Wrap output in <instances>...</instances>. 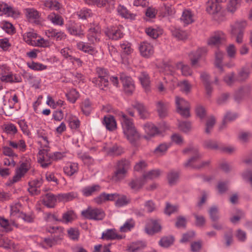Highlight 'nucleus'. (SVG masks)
Listing matches in <instances>:
<instances>
[{"label": "nucleus", "mask_w": 252, "mask_h": 252, "mask_svg": "<svg viewBox=\"0 0 252 252\" xmlns=\"http://www.w3.org/2000/svg\"><path fill=\"white\" fill-rule=\"evenodd\" d=\"M120 119L124 135L130 143H134L139 138L140 135L136 129L132 119H129L123 112L120 114Z\"/></svg>", "instance_id": "f257e3e1"}, {"label": "nucleus", "mask_w": 252, "mask_h": 252, "mask_svg": "<svg viewBox=\"0 0 252 252\" xmlns=\"http://www.w3.org/2000/svg\"><path fill=\"white\" fill-rule=\"evenodd\" d=\"M185 154H189L191 157L185 163L187 167H191L195 168H201L208 166L210 164L209 160L202 161L198 163L201 155L199 153L198 149L196 146H190L183 151Z\"/></svg>", "instance_id": "f03ea898"}, {"label": "nucleus", "mask_w": 252, "mask_h": 252, "mask_svg": "<svg viewBox=\"0 0 252 252\" xmlns=\"http://www.w3.org/2000/svg\"><path fill=\"white\" fill-rule=\"evenodd\" d=\"M32 159L28 155H24L19 162V165L15 170V174L11 180L10 183L14 184L19 182L24 178L28 171L31 168Z\"/></svg>", "instance_id": "7ed1b4c3"}, {"label": "nucleus", "mask_w": 252, "mask_h": 252, "mask_svg": "<svg viewBox=\"0 0 252 252\" xmlns=\"http://www.w3.org/2000/svg\"><path fill=\"white\" fill-rule=\"evenodd\" d=\"M97 77L93 78L92 82L100 89L104 90L109 84L108 71L103 68L97 67L96 69Z\"/></svg>", "instance_id": "20e7f679"}, {"label": "nucleus", "mask_w": 252, "mask_h": 252, "mask_svg": "<svg viewBox=\"0 0 252 252\" xmlns=\"http://www.w3.org/2000/svg\"><path fill=\"white\" fill-rule=\"evenodd\" d=\"M82 215L86 219L94 220H102L105 217L104 211L99 208L88 207L81 212Z\"/></svg>", "instance_id": "39448f33"}, {"label": "nucleus", "mask_w": 252, "mask_h": 252, "mask_svg": "<svg viewBox=\"0 0 252 252\" xmlns=\"http://www.w3.org/2000/svg\"><path fill=\"white\" fill-rule=\"evenodd\" d=\"M128 166L129 162L126 160L124 159L118 161L113 179L116 181L123 179L126 176Z\"/></svg>", "instance_id": "423d86ee"}, {"label": "nucleus", "mask_w": 252, "mask_h": 252, "mask_svg": "<svg viewBox=\"0 0 252 252\" xmlns=\"http://www.w3.org/2000/svg\"><path fill=\"white\" fill-rule=\"evenodd\" d=\"M175 103L177 112L182 116L188 117L189 116V104L188 101L179 96H176Z\"/></svg>", "instance_id": "0eeeda50"}, {"label": "nucleus", "mask_w": 252, "mask_h": 252, "mask_svg": "<svg viewBox=\"0 0 252 252\" xmlns=\"http://www.w3.org/2000/svg\"><path fill=\"white\" fill-rule=\"evenodd\" d=\"M65 28L68 33L71 35L81 36L84 34L82 26L73 20H68L65 24Z\"/></svg>", "instance_id": "6e6552de"}, {"label": "nucleus", "mask_w": 252, "mask_h": 252, "mask_svg": "<svg viewBox=\"0 0 252 252\" xmlns=\"http://www.w3.org/2000/svg\"><path fill=\"white\" fill-rule=\"evenodd\" d=\"M165 84H167L168 81H170L172 84V87H170L171 90H173L175 87L178 86L181 90L185 93H188L191 89L190 84L187 80H184L179 82L177 79L175 78H164Z\"/></svg>", "instance_id": "1a4fd4ad"}, {"label": "nucleus", "mask_w": 252, "mask_h": 252, "mask_svg": "<svg viewBox=\"0 0 252 252\" xmlns=\"http://www.w3.org/2000/svg\"><path fill=\"white\" fill-rule=\"evenodd\" d=\"M120 80L123 84L124 89L127 94H131L134 90L132 79L124 73L121 74Z\"/></svg>", "instance_id": "9d476101"}, {"label": "nucleus", "mask_w": 252, "mask_h": 252, "mask_svg": "<svg viewBox=\"0 0 252 252\" xmlns=\"http://www.w3.org/2000/svg\"><path fill=\"white\" fill-rule=\"evenodd\" d=\"M52 157L45 150H40L37 155L38 163L43 168H46L51 163Z\"/></svg>", "instance_id": "9b49d317"}, {"label": "nucleus", "mask_w": 252, "mask_h": 252, "mask_svg": "<svg viewBox=\"0 0 252 252\" xmlns=\"http://www.w3.org/2000/svg\"><path fill=\"white\" fill-rule=\"evenodd\" d=\"M139 50L141 55L147 58L150 57L154 53L153 46L147 41H143L140 44Z\"/></svg>", "instance_id": "f8f14e48"}, {"label": "nucleus", "mask_w": 252, "mask_h": 252, "mask_svg": "<svg viewBox=\"0 0 252 252\" xmlns=\"http://www.w3.org/2000/svg\"><path fill=\"white\" fill-rule=\"evenodd\" d=\"M180 20L185 25L190 24L195 21L194 13L189 9H185L182 12Z\"/></svg>", "instance_id": "ddd939ff"}, {"label": "nucleus", "mask_w": 252, "mask_h": 252, "mask_svg": "<svg viewBox=\"0 0 252 252\" xmlns=\"http://www.w3.org/2000/svg\"><path fill=\"white\" fill-rule=\"evenodd\" d=\"M225 35L222 32H217L212 35L208 40V44L210 46H218L225 39Z\"/></svg>", "instance_id": "4468645a"}, {"label": "nucleus", "mask_w": 252, "mask_h": 252, "mask_svg": "<svg viewBox=\"0 0 252 252\" xmlns=\"http://www.w3.org/2000/svg\"><path fill=\"white\" fill-rule=\"evenodd\" d=\"M18 227V225L15 220L11 218L10 220L0 217V226L5 232H9L12 230V226Z\"/></svg>", "instance_id": "2eb2a0df"}, {"label": "nucleus", "mask_w": 252, "mask_h": 252, "mask_svg": "<svg viewBox=\"0 0 252 252\" xmlns=\"http://www.w3.org/2000/svg\"><path fill=\"white\" fill-rule=\"evenodd\" d=\"M24 13L29 22L36 23L39 21L40 14L35 8H26L24 9Z\"/></svg>", "instance_id": "dca6fc26"}, {"label": "nucleus", "mask_w": 252, "mask_h": 252, "mask_svg": "<svg viewBox=\"0 0 252 252\" xmlns=\"http://www.w3.org/2000/svg\"><path fill=\"white\" fill-rule=\"evenodd\" d=\"M248 24L246 20H240L235 22L230 25V33H237L240 32H244L247 27Z\"/></svg>", "instance_id": "f3484780"}, {"label": "nucleus", "mask_w": 252, "mask_h": 252, "mask_svg": "<svg viewBox=\"0 0 252 252\" xmlns=\"http://www.w3.org/2000/svg\"><path fill=\"white\" fill-rule=\"evenodd\" d=\"M106 35L110 39L118 40L123 37V32L119 27H113L105 31Z\"/></svg>", "instance_id": "a211bd4d"}, {"label": "nucleus", "mask_w": 252, "mask_h": 252, "mask_svg": "<svg viewBox=\"0 0 252 252\" xmlns=\"http://www.w3.org/2000/svg\"><path fill=\"white\" fill-rule=\"evenodd\" d=\"M174 1L164 2L163 6L160 10V14L163 17L172 16L175 13V10L173 6Z\"/></svg>", "instance_id": "6ab92c4d"}, {"label": "nucleus", "mask_w": 252, "mask_h": 252, "mask_svg": "<svg viewBox=\"0 0 252 252\" xmlns=\"http://www.w3.org/2000/svg\"><path fill=\"white\" fill-rule=\"evenodd\" d=\"M45 35L49 38H54L57 40H63L66 38V34L62 31L51 29L47 30L45 32Z\"/></svg>", "instance_id": "aec40b11"}, {"label": "nucleus", "mask_w": 252, "mask_h": 252, "mask_svg": "<svg viewBox=\"0 0 252 252\" xmlns=\"http://www.w3.org/2000/svg\"><path fill=\"white\" fill-rule=\"evenodd\" d=\"M221 4L216 2L215 0H208L206 3V11L210 14H215L221 9Z\"/></svg>", "instance_id": "412c9836"}, {"label": "nucleus", "mask_w": 252, "mask_h": 252, "mask_svg": "<svg viewBox=\"0 0 252 252\" xmlns=\"http://www.w3.org/2000/svg\"><path fill=\"white\" fill-rule=\"evenodd\" d=\"M42 182L39 180H33L29 183L28 191L32 195H37L40 193V187L42 185Z\"/></svg>", "instance_id": "4be33fe9"}, {"label": "nucleus", "mask_w": 252, "mask_h": 252, "mask_svg": "<svg viewBox=\"0 0 252 252\" xmlns=\"http://www.w3.org/2000/svg\"><path fill=\"white\" fill-rule=\"evenodd\" d=\"M145 132L146 134L145 138L148 139L150 137H153L159 132V130L154 124L147 123L143 126Z\"/></svg>", "instance_id": "5701e85b"}, {"label": "nucleus", "mask_w": 252, "mask_h": 252, "mask_svg": "<svg viewBox=\"0 0 252 252\" xmlns=\"http://www.w3.org/2000/svg\"><path fill=\"white\" fill-rule=\"evenodd\" d=\"M206 52L207 49L204 47L199 48L195 52H192L190 55V59L192 66L193 67L198 66V62L201 56Z\"/></svg>", "instance_id": "b1692460"}, {"label": "nucleus", "mask_w": 252, "mask_h": 252, "mask_svg": "<svg viewBox=\"0 0 252 252\" xmlns=\"http://www.w3.org/2000/svg\"><path fill=\"white\" fill-rule=\"evenodd\" d=\"M76 46L78 49L90 55H94L97 53L96 49L88 43L80 41Z\"/></svg>", "instance_id": "393cba45"}, {"label": "nucleus", "mask_w": 252, "mask_h": 252, "mask_svg": "<svg viewBox=\"0 0 252 252\" xmlns=\"http://www.w3.org/2000/svg\"><path fill=\"white\" fill-rule=\"evenodd\" d=\"M117 193H102L94 199L95 202L98 204H102L106 201H114L117 196Z\"/></svg>", "instance_id": "a878e982"}, {"label": "nucleus", "mask_w": 252, "mask_h": 252, "mask_svg": "<svg viewBox=\"0 0 252 252\" xmlns=\"http://www.w3.org/2000/svg\"><path fill=\"white\" fill-rule=\"evenodd\" d=\"M102 124L106 129L109 130H114L116 128L117 124L114 117L108 115L105 116L102 121Z\"/></svg>", "instance_id": "bb28decb"}, {"label": "nucleus", "mask_w": 252, "mask_h": 252, "mask_svg": "<svg viewBox=\"0 0 252 252\" xmlns=\"http://www.w3.org/2000/svg\"><path fill=\"white\" fill-rule=\"evenodd\" d=\"M160 229V224L157 220H150L145 227V230L149 234L158 232Z\"/></svg>", "instance_id": "cd10ccee"}, {"label": "nucleus", "mask_w": 252, "mask_h": 252, "mask_svg": "<svg viewBox=\"0 0 252 252\" xmlns=\"http://www.w3.org/2000/svg\"><path fill=\"white\" fill-rule=\"evenodd\" d=\"M50 233L54 234L53 239H55L57 242L62 239L64 235V229L61 226H50L48 228Z\"/></svg>", "instance_id": "c85d7f7f"}, {"label": "nucleus", "mask_w": 252, "mask_h": 252, "mask_svg": "<svg viewBox=\"0 0 252 252\" xmlns=\"http://www.w3.org/2000/svg\"><path fill=\"white\" fill-rule=\"evenodd\" d=\"M102 237L106 240H120L123 238V236L118 234L115 229H108L103 232Z\"/></svg>", "instance_id": "c756f323"}, {"label": "nucleus", "mask_w": 252, "mask_h": 252, "mask_svg": "<svg viewBox=\"0 0 252 252\" xmlns=\"http://www.w3.org/2000/svg\"><path fill=\"white\" fill-rule=\"evenodd\" d=\"M47 19L54 25L62 26L64 24L63 18L61 15L54 12L48 15Z\"/></svg>", "instance_id": "7c9ffc66"}, {"label": "nucleus", "mask_w": 252, "mask_h": 252, "mask_svg": "<svg viewBox=\"0 0 252 252\" xmlns=\"http://www.w3.org/2000/svg\"><path fill=\"white\" fill-rule=\"evenodd\" d=\"M38 37L36 33L33 31L27 32L23 34L24 40L28 44L33 46L35 45V39Z\"/></svg>", "instance_id": "2f4dec72"}, {"label": "nucleus", "mask_w": 252, "mask_h": 252, "mask_svg": "<svg viewBox=\"0 0 252 252\" xmlns=\"http://www.w3.org/2000/svg\"><path fill=\"white\" fill-rule=\"evenodd\" d=\"M58 200L57 195L55 196L53 194H47L43 199V204L48 207H54L56 201Z\"/></svg>", "instance_id": "473e14b6"}, {"label": "nucleus", "mask_w": 252, "mask_h": 252, "mask_svg": "<svg viewBox=\"0 0 252 252\" xmlns=\"http://www.w3.org/2000/svg\"><path fill=\"white\" fill-rule=\"evenodd\" d=\"M8 144L9 146L11 148L14 149H17L20 152H24L26 150L27 145L25 141L23 139L19 140L17 142L15 141H9L8 142Z\"/></svg>", "instance_id": "72a5a7b5"}, {"label": "nucleus", "mask_w": 252, "mask_h": 252, "mask_svg": "<svg viewBox=\"0 0 252 252\" xmlns=\"http://www.w3.org/2000/svg\"><path fill=\"white\" fill-rule=\"evenodd\" d=\"M78 194L75 192H70L65 193L59 194L57 195L58 201L60 202H68L77 197Z\"/></svg>", "instance_id": "f704fd0d"}, {"label": "nucleus", "mask_w": 252, "mask_h": 252, "mask_svg": "<svg viewBox=\"0 0 252 252\" xmlns=\"http://www.w3.org/2000/svg\"><path fill=\"white\" fill-rule=\"evenodd\" d=\"M13 7L2 1H0V14H5L8 16H13L14 14Z\"/></svg>", "instance_id": "c9c22d12"}, {"label": "nucleus", "mask_w": 252, "mask_h": 252, "mask_svg": "<svg viewBox=\"0 0 252 252\" xmlns=\"http://www.w3.org/2000/svg\"><path fill=\"white\" fill-rule=\"evenodd\" d=\"M147 244L144 241H136L130 244L127 248L129 252H137L146 247Z\"/></svg>", "instance_id": "e433bc0d"}, {"label": "nucleus", "mask_w": 252, "mask_h": 252, "mask_svg": "<svg viewBox=\"0 0 252 252\" xmlns=\"http://www.w3.org/2000/svg\"><path fill=\"white\" fill-rule=\"evenodd\" d=\"M141 84L145 91L148 93L150 90V80L148 75L146 72H142L139 77Z\"/></svg>", "instance_id": "4c0bfd02"}, {"label": "nucleus", "mask_w": 252, "mask_h": 252, "mask_svg": "<svg viewBox=\"0 0 252 252\" xmlns=\"http://www.w3.org/2000/svg\"><path fill=\"white\" fill-rule=\"evenodd\" d=\"M221 143L211 139L205 140L203 144L205 148L219 151L221 148Z\"/></svg>", "instance_id": "58836bf2"}, {"label": "nucleus", "mask_w": 252, "mask_h": 252, "mask_svg": "<svg viewBox=\"0 0 252 252\" xmlns=\"http://www.w3.org/2000/svg\"><path fill=\"white\" fill-rule=\"evenodd\" d=\"M63 170L65 174L71 176L77 172L78 170V164L74 162L70 163L64 166Z\"/></svg>", "instance_id": "ea45409f"}, {"label": "nucleus", "mask_w": 252, "mask_h": 252, "mask_svg": "<svg viewBox=\"0 0 252 252\" xmlns=\"http://www.w3.org/2000/svg\"><path fill=\"white\" fill-rule=\"evenodd\" d=\"M99 186L95 185L92 186H87L82 189L81 191L83 195L89 196L93 194L95 192L100 190Z\"/></svg>", "instance_id": "a19ab883"}, {"label": "nucleus", "mask_w": 252, "mask_h": 252, "mask_svg": "<svg viewBox=\"0 0 252 252\" xmlns=\"http://www.w3.org/2000/svg\"><path fill=\"white\" fill-rule=\"evenodd\" d=\"M200 77L202 81L203 82L207 94L208 95H210L212 91V87L211 86V82L209 80V75L206 73H202L200 75Z\"/></svg>", "instance_id": "79ce46f5"}, {"label": "nucleus", "mask_w": 252, "mask_h": 252, "mask_svg": "<svg viewBox=\"0 0 252 252\" xmlns=\"http://www.w3.org/2000/svg\"><path fill=\"white\" fill-rule=\"evenodd\" d=\"M117 195L115 198V199H117L115 202V205L117 207H123L127 205L130 202L129 198L126 195L118 193H117Z\"/></svg>", "instance_id": "37998d69"}, {"label": "nucleus", "mask_w": 252, "mask_h": 252, "mask_svg": "<svg viewBox=\"0 0 252 252\" xmlns=\"http://www.w3.org/2000/svg\"><path fill=\"white\" fill-rule=\"evenodd\" d=\"M238 117L236 113L227 112L224 117L222 123L220 126V129L222 130L225 127L226 125L228 122L235 120Z\"/></svg>", "instance_id": "c03bdc74"}, {"label": "nucleus", "mask_w": 252, "mask_h": 252, "mask_svg": "<svg viewBox=\"0 0 252 252\" xmlns=\"http://www.w3.org/2000/svg\"><path fill=\"white\" fill-rule=\"evenodd\" d=\"M168 104L158 101L157 104V109L160 117H164L167 115Z\"/></svg>", "instance_id": "a18cd8bd"}, {"label": "nucleus", "mask_w": 252, "mask_h": 252, "mask_svg": "<svg viewBox=\"0 0 252 252\" xmlns=\"http://www.w3.org/2000/svg\"><path fill=\"white\" fill-rule=\"evenodd\" d=\"M176 68L181 71L183 75L187 76L192 74V70L188 65L184 64L183 63L180 62L176 64Z\"/></svg>", "instance_id": "49530a36"}, {"label": "nucleus", "mask_w": 252, "mask_h": 252, "mask_svg": "<svg viewBox=\"0 0 252 252\" xmlns=\"http://www.w3.org/2000/svg\"><path fill=\"white\" fill-rule=\"evenodd\" d=\"M252 138V133L250 131H241L238 136V140L242 144L247 143Z\"/></svg>", "instance_id": "de8ad7c7"}, {"label": "nucleus", "mask_w": 252, "mask_h": 252, "mask_svg": "<svg viewBox=\"0 0 252 252\" xmlns=\"http://www.w3.org/2000/svg\"><path fill=\"white\" fill-rule=\"evenodd\" d=\"M170 146V144L161 143L156 147L154 151V153L158 156H162L166 153Z\"/></svg>", "instance_id": "09e8293b"}, {"label": "nucleus", "mask_w": 252, "mask_h": 252, "mask_svg": "<svg viewBox=\"0 0 252 252\" xmlns=\"http://www.w3.org/2000/svg\"><path fill=\"white\" fill-rule=\"evenodd\" d=\"M171 32L172 35L178 39L183 40L187 37V33L186 32L175 27H172L171 28Z\"/></svg>", "instance_id": "8fccbe9b"}, {"label": "nucleus", "mask_w": 252, "mask_h": 252, "mask_svg": "<svg viewBox=\"0 0 252 252\" xmlns=\"http://www.w3.org/2000/svg\"><path fill=\"white\" fill-rule=\"evenodd\" d=\"M21 205L19 203H16L11 206L10 218L14 220L19 218L22 214L20 212Z\"/></svg>", "instance_id": "3c124183"}, {"label": "nucleus", "mask_w": 252, "mask_h": 252, "mask_svg": "<svg viewBox=\"0 0 252 252\" xmlns=\"http://www.w3.org/2000/svg\"><path fill=\"white\" fill-rule=\"evenodd\" d=\"M105 150L111 155L118 156L124 152V149L121 146L114 145L111 147L107 148Z\"/></svg>", "instance_id": "603ef678"}, {"label": "nucleus", "mask_w": 252, "mask_h": 252, "mask_svg": "<svg viewBox=\"0 0 252 252\" xmlns=\"http://www.w3.org/2000/svg\"><path fill=\"white\" fill-rule=\"evenodd\" d=\"M242 0H230L227 5V10L231 13H234L240 6Z\"/></svg>", "instance_id": "864d4df0"}, {"label": "nucleus", "mask_w": 252, "mask_h": 252, "mask_svg": "<svg viewBox=\"0 0 252 252\" xmlns=\"http://www.w3.org/2000/svg\"><path fill=\"white\" fill-rule=\"evenodd\" d=\"M0 27L9 34H12L15 32V29L13 25L7 21H2L0 22Z\"/></svg>", "instance_id": "5fc2aeb1"}, {"label": "nucleus", "mask_w": 252, "mask_h": 252, "mask_svg": "<svg viewBox=\"0 0 252 252\" xmlns=\"http://www.w3.org/2000/svg\"><path fill=\"white\" fill-rule=\"evenodd\" d=\"M45 8L50 10H58L60 8V4L55 0H47L44 1Z\"/></svg>", "instance_id": "6e6d98bb"}, {"label": "nucleus", "mask_w": 252, "mask_h": 252, "mask_svg": "<svg viewBox=\"0 0 252 252\" xmlns=\"http://www.w3.org/2000/svg\"><path fill=\"white\" fill-rule=\"evenodd\" d=\"M88 35V40L94 43L98 40L99 33L97 30L95 28H90Z\"/></svg>", "instance_id": "4d7b16f0"}, {"label": "nucleus", "mask_w": 252, "mask_h": 252, "mask_svg": "<svg viewBox=\"0 0 252 252\" xmlns=\"http://www.w3.org/2000/svg\"><path fill=\"white\" fill-rule=\"evenodd\" d=\"M144 179L141 178L133 180L129 183V186L131 189L134 190H137L144 185Z\"/></svg>", "instance_id": "13d9d810"}, {"label": "nucleus", "mask_w": 252, "mask_h": 252, "mask_svg": "<svg viewBox=\"0 0 252 252\" xmlns=\"http://www.w3.org/2000/svg\"><path fill=\"white\" fill-rule=\"evenodd\" d=\"M145 32L147 35L153 38H157L162 33L160 29L153 27L146 28Z\"/></svg>", "instance_id": "bf43d9fd"}, {"label": "nucleus", "mask_w": 252, "mask_h": 252, "mask_svg": "<svg viewBox=\"0 0 252 252\" xmlns=\"http://www.w3.org/2000/svg\"><path fill=\"white\" fill-rule=\"evenodd\" d=\"M58 242L55 239H51L49 238H44L40 243V246L44 249H48L52 247L53 246L57 244Z\"/></svg>", "instance_id": "052dcab7"}, {"label": "nucleus", "mask_w": 252, "mask_h": 252, "mask_svg": "<svg viewBox=\"0 0 252 252\" xmlns=\"http://www.w3.org/2000/svg\"><path fill=\"white\" fill-rule=\"evenodd\" d=\"M27 65L31 69L35 71H41L47 68V66L44 64L34 62L27 63Z\"/></svg>", "instance_id": "680f3d73"}, {"label": "nucleus", "mask_w": 252, "mask_h": 252, "mask_svg": "<svg viewBox=\"0 0 252 252\" xmlns=\"http://www.w3.org/2000/svg\"><path fill=\"white\" fill-rule=\"evenodd\" d=\"M67 235L70 239L73 241H77L78 240L80 233L77 228H70L67 230Z\"/></svg>", "instance_id": "e2e57ef3"}, {"label": "nucleus", "mask_w": 252, "mask_h": 252, "mask_svg": "<svg viewBox=\"0 0 252 252\" xmlns=\"http://www.w3.org/2000/svg\"><path fill=\"white\" fill-rule=\"evenodd\" d=\"M245 216V213L241 210H236L235 214L230 218V221L234 224L237 223L240 220L243 219Z\"/></svg>", "instance_id": "0e129e2a"}, {"label": "nucleus", "mask_w": 252, "mask_h": 252, "mask_svg": "<svg viewBox=\"0 0 252 252\" xmlns=\"http://www.w3.org/2000/svg\"><path fill=\"white\" fill-rule=\"evenodd\" d=\"M223 53L220 50H218L215 53V65L220 69L222 68V62L223 58Z\"/></svg>", "instance_id": "69168bd1"}, {"label": "nucleus", "mask_w": 252, "mask_h": 252, "mask_svg": "<svg viewBox=\"0 0 252 252\" xmlns=\"http://www.w3.org/2000/svg\"><path fill=\"white\" fill-rule=\"evenodd\" d=\"M121 52L125 54L129 55L133 52V49L131 47L130 43L127 41H123L120 44Z\"/></svg>", "instance_id": "338daca9"}, {"label": "nucleus", "mask_w": 252, "mask_h": 252, "mask_svg": "<svg viewBox=\"0 0 252 252\" xmlns=\"http://www.w3.org/2000/svg\"><path fill=\"white\" fill-rule=\"evenodd\" d=\"M81 108L82 112L86 115L90 114L92 111V104L88 99L84 100L82 104Z\"/></svg>", "instance_id": "774afa93"}]
</instances>
